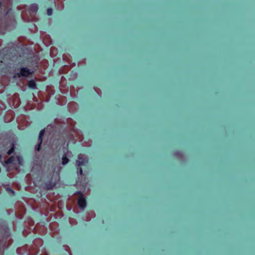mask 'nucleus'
Masks as SVG:
<instances>
[{"label": "nucleus", "instance_id": "f257e3e1", "mask_svg": "<svg viewBox=\"0 0 255 255\" xmlns=\"http://www.w3.org/2000/svg\"><path fill=\"white\" fill-rule=\"evenodd\" d=\"M88 164V160L87 158H84L80 155L78 156V160H76V164L79 167L78 170L79 174L82 175L83 174V170L81 167L83 166H87Z\"/></svg>", "mask_w": 255, "mask_h": 255}, {"label": "nucleus", "instance_id": "f03ea898", "mask_svg": "<svg viewBox=\"0 0 255 255\" xmlns=\"http://www.w3.org/2000/svg\"><path fill=\"white\" fill-rule=\"evenodd\" d=\"M10 58L9 49L4 48L0 51V63L1 64L5 61H7Z\"/></svg>", "mask_w": 255, "mask_h": 255}, {"label": "nucleus", "instance_id": "7ed1b4c3", "mask_svg": "<svg viewBox=\"0 0 255 255\" xmlns=\"http://www.w3.org/2000/svg\"><path fill=\"white\" fill-rule=\"evenodd\" d=\"M31 74L30 70L27 67H22L20 68V72L17 74L18 77L21 76L27 77Z\"/></svg>", "mask_w": 255, "mask_h": 255}, {"label": "nucleus", "instance_id": "20e7f679", "mask_svg": "<svg viewBox=\"0 0 255 255\" xmlns=\"http://www.w3.org/2000/svg\"><path fill=\"white\" fill-rule=\"evenodd\" d=\"M80 196L78 199V204L80 208L84 209L86 206V200L82 193H80Z\"/></svg>", "mask_w": 255, "mask_h": 255}, {"label": "nucleus", "instance_id": "39448f33", "mask_svg": "<svg viewBox=\"0 0 255 255\" xmlns=\"http://www.w3.org/2000/svg\"><path fill=\"white\" fill-rule=\"evenodd\" d=\"M28 86L29 88L35 89L36 88V83L33 80H30L28 82Z\"/></svg>", "mask_w": 255, "mask_h": 255}, {"label": "nucleus", "instance_id": "423d86ee", "mask_svg": "<svg viewBox=\"0 0 255 255\" xmlns=\"http://www.w3.org/2000/svg\"><path fill=\"white\" fill-rule=\"evenodd\" d=\"M56 185V183L55 182H52L51 181L47 182L45 184V186L47 189H51Z\"/></svg>", "mask_w": 255, "mask_h": 255}, {"label": "nucleus", "instance_id": "0eeeda50", "mask_svg": "<svg viewBox=\"0 0 255 255\" xmlns=\"http://www.w3.org/2000/svg\"><path fill=\"white\" fill-rule=\"evenodd\" d=\"M15 160V158L13 156H10L7 160L4 161L5 164H9L13 163Z\"/></svg>", "mask_w": 255, "mask_h": 255}, {"label": "nucleus", "instance_id": "6e6552de", "mask_svg": "<svg viewBox=\"0 0 255 255\" xmlns=\"http://www.w3.org/2000/svg\"><path fill=\"white\" fill-rule=\"evenodd\" d=\"M45 133V129L41 130L38 136V141H40V142H42L43 136Z\"/></svg>", "mask_w": 255, "mask_h": 255}, {"label": "nucleus", "instance_id": "1a4fd4ad", "mask_svg": "<svg viewBox=\"0 0 255 255\" xmlns=\"http://www.w3.org/2000/svg\"><path fill=\"white\" fill-rule=\"evenodd\" d=\"M14 149H15V146H14V143H12L11 144V148H10L8 150V151H7V154H8V155H11V154H12L14 152Z\"/></svg>", "mask_w": 255, "mask_h": 255}, {"label": "nucleus", "instance_id": "9d476101", "mask_svg": "<svg viewBox=\"0 0 255 255\" xmlns=\"http://www.w3.org/2000/svg\"><path fill=\"white\" fill-rule=\"evenodd\" d=\"M16 160L18 162V164L19 165H22V163H23V161L22 157L20 155H17L16 157Z\"/></svg>", "mask_w": 255, "mask_h": 255}, {"label": "nucleus", "instance_id": "9b49d317", "mask_svg": "<svg viewBox=\"0 0 255 255\" xmlns=\"http://www.w3.org/2000/svg\"><path fill=\"white\" fill-rule=\"evenodd\" d=\"M69 160V159L67 158V156L66 155H63V157H62V164L63 165H65L67 163H68Z\"/></svg>", "mask_w": 255, "mask_h": 255}, {"label": "nucleus", "instance_id": "f8f14e48", "mask_svg": "<svg viewBox=\"0 0 255 255\" xmlns=\"http://www.w3.org/2000/svg\"><path fill=\"white\" fill-rule=\"evenodd\" d=\"M37 9H38V7H37V5H32L30 7V10L33 12H36L37 10Z\"/></svg>", "mask_w": 255, "mask_h": 255}, {"label": "nucleus", "instance_id": "ddd939ff", "mask_svg": "<svg viewBox=\"0 0 255 255\" xmlns=\"http://www.w3.org/2000/svg\"><path fill=\"white\" fill-rule=\"evenodd\" d=\"M41 143H42V142H40V141H39V144L37 145V147L36 148V150L37 151H39L41 150Z\"/></svg>", "mask_w": 255, "mask_h": 255}, {"label": "nucleus", "instance_id": "4468645a", "mask_svg": "<svg viewBox=\"0 0 255 255\" xmlns=\"http://www.w3.org/2000/svg\"><path fill=\"white\" fill-rule=\"evenodd\" d=\"M47 13L48 15H51L52 13V9L51 8H49L47 10Z\"/></svg>", "mask_w": 255, "mask_h": 255}, {"label": "nucleus", "instance_id": "2eb2a0df", "mask_svg": "<svg viewBox=\"0 0 255 255\" xmlns=\"http://www.w3.org/2000/svg\"><path fill=\"white\" fill-rule=\"evenodd\" d=\"M7 190L11 192L13 194H14V191L12 189H10V188H7Z\"/></svg>", "mask_w": 255, "mask_h": 255}, {"label": "nucleus", "instance_id": "dca6fc26", "mask_svg": "<svg viewBox=\"0 0 255 255\" xmlns=\"http://www.w3.org/2000/svg\"><path fill=\"white\" fill-rule=\"evenodd\" d=\"M11 10V8H9V9L7 11V12H6V14H7L9 12V11H10Z\"/></svg>", "mask_w": 255, "mask_h": 255}, {"label": "nucleus", "instance_id": "f3484780", "mask_svg": "<svg viewBox=\"0 0 255 255\" xmlns=\"http://www.w3.org/2000/svg\"><path fill=\"white\" fill-rule=\"evenodd\" d=\"M1 6V3L0 2V7Z\"/></svg>", "mask_w": 255, "mask_h": 255}]
</instances>
